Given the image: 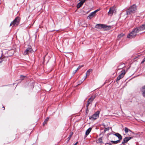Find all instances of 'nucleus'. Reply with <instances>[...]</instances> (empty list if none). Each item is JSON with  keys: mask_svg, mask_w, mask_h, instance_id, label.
<instances>
[{"mask_svg": "<svg viewBox=\"0 0 145 145\" xmlns=\"http://www.w3.org/2000/svg\"><path fill=\"white\" fill-rule=\"evenodd\" d=\"M104 26V24H97L95 26V28L99 29H101L103 28Z\"/></svg>", "mask_w": 145, "mask_h": 145, "instance_id": "obj_10", "label": "nucleus"}, {"mask_svg": "<svg viewBox=\"0 0 145 145\" xmlns=\"http://www.w3.org/2000/svg\"><path fill=\"white\" fill-rule=\"evenodd\" d=\"M95 14L93 12L90 14L89 16H88L87 18L89 19H91V18H93L95 15Z\"/></svg>", "mask_w": 145, "mask_h": 145, "instance_id": "obj_13", "label": "nucleus"}, {"mask_svg": "<svg viewBox=\"0 0 145 145\" xmlns=\"http://www.w3.org/2000/svg\"><path fill=\"white\" fill-rule=\"evenodd\" d=\"M121 73L117 77V81H118L121 79L123 78L125 74L126 71L125 70H123L121 72Z\"/></svg>", "mask_w": 145, "mask_h": 145, "instance_id": "obj_6", "label": "nucleus"}, {"mask_svg": "<svg viewBox=\"0 0 145 145\" xmlns=\"http://www.w3.org/2000/svg\"><path fill=\"white\" fill-rule=\"evenodd\" d=\"M24 77V76H22V75H21V76H20V77Z\"/></svg>", "mask_w": 145, "mask_h": 145, "instance_id": "obj_32", "label": "nucleus"}, {"mask_svg": "<svg viewBox=\"0 0 145 145\" xmlns=\"http://www.w3.org/2000/svg\"><path fill=\"white\" fill-rule=\"evenodd\" d=\"M125 133H127L129 132H131V131L129 129H128L127 128L125 127Z\"/></svg>", "mask_w": 145, "mask_h": 145, "instance_id": "obj_18", "label": "nucleus"}, {"mask_svg": "<svg viewBox=\"0 0 145 145\" xmlns=\"http://www.w3.org/2000/svg\"><path fill=\"white\" fill-rule=\"evenodd\" d=\"M100 114V111H97L94 114H93L92 116H89V119L90 120H94L97 119L99 117Z\"/></svg>", "mask_w": 145, "mask_h": 145, "instance_id": "obj_4", "label": "nucleus"}, {"mask_svg": "<svg viewBox=\"0 0 145 145\" xmlns=\"http://www.w3.org/2000/svg\"><path fill=\"white\" fill-rule=\"evenodd\" d=\"M141 91L143 96L145 98V85L142 87Z\"/></svg>", "mask_w": 145, "mask_h": 145, "instance_id": "obj_12", "label": "nucleus"}, {"mask_svg": "<svg viewBox=\"0 0 145 145\" xmlns=\"http://www.w3.org/2000/svg\"><path fill=\"white\" fill-rule=\"evenodd\" d=\"M137 10V7L135 4L131 6L127 11V15L132 14L135 13Z\"/></svg>", "mask_w": 145, "mask_h": 145, "instance_id": "obj_2", "label": "nucleus"}, {"mask_svg": "<svg viewBox=\"0 0 145 145\" xmlns=\"http://www.w3.org/2000/svg\"><path fill=\"white\" fill-rule=\"evenodd\" d=\"M45 56H44V58H45Z\"/></svg>", "mask_w": 145, "mask_h": 145, "instance_id": "obj_34", "label": "nucleus"}, {"mask_svg": "<svg viewBox=\"0 0 145 145\" xmlns=\"http://www.w3.org/2000/svg\"><path fill=\"white\" fill-rule=\"evenodd\" d=\"M119 139V140H121L122 138L121 136L119 133H116L114 134Z\"/></svg>", "mask_w": 145, "mask_h": 145, "instance_id": "obj_15", "label": "nucleus"}, {"mask_svg": "<svg viewBox=\"0 0 145 145\" xmlns=\"http://www.w3.org/2000/svg\"><path fill=\"white\" fill-rule=\"evenodd\" d=\"M109 128L108 127H107V128H105L104 129V131H105V132L107 131H108L109 130Z\"/></svg>", "mask_w": 145, "mask_h": 145, "instance_id": "obj_24", "label": "nucleus"}, {"mask_svg": "<svg viewBox=\"0 0 145 145\" xmlns=\"http://www.w3.org/2000/svg\"><path fill=\"white\" fill-rule=\"evenodd\" d=\"M111 28V26H107L105 25H104V26L103 29L104 30H110Z\"/></svg>", "mask_w": 145, "mask_h": 145, "instance_id": "obj_14", "label": "nucleus"}, {"mask_svg": "<svg viewBox=\"0 0 145 145\" xmlns=\"http://www.w3.org/2000/svg\"><path fill=\"white\" fill-rule=\"evenodd\" d=\"M96 96L93 95L92 96L88 99L87 103L86 105L87 110H88V108L89 104L91 103L95 98Z\"/></svg>", "mask_w": 145, "mask_h": 145, "instance_id": "obj_5", "label": "nucleus"}, {"mask_svg": "<svg viewBox=\"0 0 145 145\" xmlns=\"http://www.w3.org/2000/svg\"><path fill=\"white\" fill-rule=\"evenodd\" d=\"M133 137H125L123 139V141L122 142V144L123 145H125V143H127L128 141L131 139Z\"/></svg>", "mask_w": 145, "mask_h": 145, "instance_id": "obj_8", "label": "nucleus"}, {"mask_svg": "<svg viewBox=\"0 0 145 145\" xmlns=\"http://www.w3.org/2000/svg\"><path fill=\"white\" fill-rule=\"evenodd\" d=\"M123 35H122L121 34H120V35H119L118 36V37L119 38H120L122 37Z\"/></svg>", "mask_w": 145, "mask_h": 145, "instance_id": "obj_27", "label": "nucleus"}, {"mask_svg": "<svg viewBox=\"0 0 145 145\" xmlns=\"http://www.w3.org/2000/svg\"><path fill=\"white\" fill-rule=\"evenodd\" d=\"M120 140H118L116 141H111V142L113 143L114 144H116L120 142Z\"/></svg>", "mask_w": 145, "mask_h": 145, "instance_id": "obj_20", "label": "nucleus"}, {"mask_svg": "<svg viewBox=\"0 0 145 145\" xmlns=\"http://www.w3.org/2000/svg\"><path fill=\"white\" fill-rule=\"evenodd\" d=\"M78 142H77L75 144H74V145H77V144H78Z\"/></svg>", "mask_w": 145, "mask_h": 145, "instance_id": "obj_30", "label": "nucleus"}, {"mask_svg": "<svg viewBox=\"0 0 145 145\" xmlns=\"http://www.w3.org/2000/svg\"><path fill=\"white\" fill-rule=\"evenodd\" d=\"M145 61V57L143 59L142 61L141 62V63H143Z\"/></svg>", "mask_w": 145, "mask_h": 145, "instance_id": "obj_26", "label": "nucleus"}, {"mask_svg": "<svg viewBox=\"0 0 145 145\" xmlns=\"http://www.w3.org/2000/svg\"><path fill=\"white\" fill-rule=\"evenodd\" d=\"M115 12V8L114 7H112L110 8L108 12L109 15H112Z\"/></svg>", "mask_w": 145, "mask_h": 145, "instance_id": "obj_9", "label": "nucleus"}, {"mask_svg": "<svg viewBox=\"0 0 145 145\" xmlns=\"http://www.w3.org/2000/svg\"><path fill=\"white\" fill-rule=\"evenodd\" d=\"M3 109H4V110H5V107H4V106H3Z\"/></svg>", "mask_w": 145, "mask_h": 145, "instance_id": "obj_31", "label": "nucleus"}, {"mask_svg": "<svg viewBox=\"0 0 145 145\" xmlns=\"http://www.w3.org/2000/svg\"><path fill=\"white\" fill-rule=\"evenodd\" d=\"M49 119V117L47 118H46L45 119L44 121L43 122V125H45L47 123V122L48 121Z\"/></svg>", "mask_w": 145, "mask_h": 145, "instance_id": "obj_17", "label": "nucleus"}, {"mask_svg": "<svg viewBox=\"0 0 145 145\" xmlns=\"http://www.w3.org/2000/svg\"><path fill=\"white\" fill-rule=\"evenodd\" d=\"M98 142L100 143H101L102 142V138L100 137L98 139Z\"/></svg>", "mask_w": 145, "mask_h": 145, "instance_id": "obj_23", "label": "nucleus"}, {"mask_svg": "<svg viewBox=\"0 0 145 145\" xmlns=\"http://www.w3.org/2000/svg\"><path fill=\"white\" fill-rule=\"evenodd\" d=\"M108 144H109L110 145H111V144L110 143H108Z\"/></svg>", "mask_w": 145, "mask_h": 145, "instance_id": "obj_33", "label": "nucleus"}, {"mask_svg": "<svg viewBox=\"0 0 145 145\" xmlns=\"http://www.w3.org/2000/svg\"><path fill=\"white\" fill-rule=\"evenodd\" d=\"M73 135V133L72 132H71V133L70 135L69 136V137H68V140L67 141V142L69 141V140L71 139V137L72 136V135Z\"/></svg>", "mask_w": 145, "mask_h": 145, "instance_id": "obj_22", "label": "nucleus"}, {"mask_svg": "<svg viewBox=\"0 0 145 145\" xmlns=\"http://www.w3.org/2000/svg\"><path fill=\"white\" fill-rule=\"evenodd\" d=\"M90 72H91V70L90 69H89L86 72V75L85 77L84 80H85L86 79V78H87V76L88 74H89Z\"/></svg>", "mask_w": 145, "mask_h": 145, "instance_id": "obj_21", "label": "nucleus"}, {"mask_svg": "<svg viewBox=\"0 0 145 145\" xmlns=\"http://www.w3.org/2000/svg\"><path fill=\"white\" fill-rule=\"evenodd\" d=\"M121 66V65H119L118 66V69H120L121 68H121V67H120V66Z\"/></svg>", "mask_w": 145, "mask_h": 145, "instance_id": "obj_28", "label": "nucleus"}, {"mask_svg": "<svg viewBox=\"0 0 145 145\" xmlns=\"http://www.w3.org/2000/svg\"><path fill=\"white\" fill-rule=\"evenodd\" d=\"M3 61L2 59H1V57H0V63H1Z\"/></svg>", "mask_w": 145, "mask_h": 145, "instance_id": "obj_29", "label": "nucleus"}, {"mask_svg": "<svg viewBox=\"0 0 145 145\" xmlns=\"http://www.w3.org/2000/svg\"><path fill=\"white\" fill-rule=\"evenodd\" d=\"M91 129V128H89L86 131V136L88 135L90 132Z\"/></svg>", "mask_w": 145, "mask_h": 145, "instance_id": "obj_16", "label": "nucleus"}, {"mask_svg": "<svg viewBox=\"0 0 145 145\" xmlns=\"http://www.w3.org/2000/svg\"><path fill=\"white\" fill-rule=\"evenodd\" d=\"M20 20V17L18 16L16 17L15 19L11 22L10 26L13 27L15 25H18L19 24Z\"/></svg>", "mask_w": 145, "mask_h": 145, "instance_id": "obj_3", "label": "nucleus"}, {"mask_svg": "<svg viewBox=\"0 0 145 145\" xmlns=\"http://www.w3.org/2000/svg\"><path fill=\"white\" fill-rule=\"evenodd\" d=\"M83 66H84V65H82L79 66H78V68H77V69H76V70L74 72V73H75L77 71L79 70L80 69L82 68Z\"/></svg>", "mask_w": 145, "mask_h": 145, "instance_id": "obj_19", "label": "nucleus"}, {"mask_svg": "<svg viewBox=\"0 0 145 145\" xmlns=\"http://www.w3.org/2000/svg\"><path fill=\"white\" fill-rule=\"evenodd\" d=\"M86 1V0H82L77 5V8H79L83 4L84 2Z\"/></svg>", "mask_w": 145, "mask_h": 145, "instance_id": "obj_11", "label": "nucleus"}, {"mask_svg": "<svg viewBox=\"0 0 145 145\" xmlns=\"http://www.w3.org/2000/svg\"><path fill=\"white\" fill-rule=\"evenodd\" d=\"M99 9H97V10L94 11V12H93L94 13L96 14V13L98 11H99Z\"/></svg>", "mask_w": 145, "mask_h": 145, "instance_id": "obj_25", "label": "nucleus"}, {"mask_svg": "<svg viewBox=\"0 0 145 145\" xmlns=\"http://www.w3.org/2000/svg\"><path fill=\"white\" fill-rule=\"evenodd\" d=\"M139 32L137 27L134 29L129 34L127 35V37L131 39L135 37L137 35V34Z\"/></svg>", "mask_w": 145, "mask_h": 145, "instance_id": "obj_1", "label": "nucleus"}, {"mask_svg": "<svg viewBox=\"0 0 145 145\" xmlns=\"http://www.w3.org/2000/svg\"><path fill=\"white\" fill-rule=\"evenodd\" d=\"M33 52L31 46L28 48L26 50L24 51V55H26L27 54L29 53H32Z\"/></svg>", "mask_w": 145, "mask_h": 145, "instance_id": "obj_7", "label": "nucleus"}]
</instances>
